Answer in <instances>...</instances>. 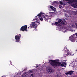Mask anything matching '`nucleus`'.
I'll list each match as a JSON object with an SVG mask.
<instances>
[{
  "label": "nucleus",
  "instance_id": "21",
  "mask_svg": "<svg viewBox=\"0 0 77 77\" xmlns=\"http://www.w3.org/2000/svg\"><path fill=\"white\" fill-rule=\"evenodd\" d=\"M39 19L40 20V21H43V18H42V17H41L40 18H39Z\"/></svg>",
  "mask_w": 77,
  "mask_h": 77
},
{
  "label": "nucleus",
  "instance_id": "29",
  "mask_svg": "<svg viewBox=\"0 0 77 77\" xmlns=\"http://www.w3.org/2000/svg\"><path fill=\"white\" fill-rule=\"evenodd\" d=\"M2 77H5V76H2Z\"/></svg>",
  "mask_w": 77,
  "mask_h": 77
},
{
  "label": "nucleus",
  "instance_id": "11",
  "mask_svg": "<svg viewBox=\"0 0 77 77\" xmlns=\"http://www.w3.org/2000/svg\"><path fill=\"white\" fill-rule=\"evenodd\" d=\"M75 25L74 24H72L70 25V26H71V28H72L73 27V28H75V29H77V23H75Z\"/></svg>",
  "mask_w": 77,
  "mask_h": 77
},
{
  "label": "nucleus",
  "instance_id": "12",
  "mask_svg": "<svg viewBox=\"0 0 77 77\" xmlns=\"http://www.w3.org/2000/svg\"><path fill=\"white\" fill-rule=\"evenodd\" d=\"M50 7L51 9H52L53 11H54V12H56V8H54L52 6H50Z\"/></svg>",
  "mask_w": 77,
  "mask_h": 77
},
{
  "label": "nucleus",
  "instance_id": "19",
  "mask_svg": "<svg viewBox=\"0 0 77 77\" xmlns=\"http://www.w3.org/2000/svg\"><path fill=\"white\" fill-rule=\"evenodd\" d=\"M61 76V75L60 74H58L57 76H55V77H60Z\"/></svg>",
  "mask_w": 77,
  "mask_h": 77
},
{
  "label": "nucleus",
  "instance_id": "14",
  "mask_svg": "<svg viewBox=\"0 0 77 77\" xmlns=\"http://www.w3.org/2000/svg\"><path fill=\"white\" fill-rule=\"evenodd\" d=\"M74 72L73 71H70V72L66 73V75H68V74H69L70 75H71L72 74V73Z\"/></svg>",
  "mask_w": 77,
  "mask_h": 77
},
{
  "label": "nucleus",
  "instance_id": "17",
  "mask_svg": "<svg viewBox=\"0 0 77 77\" xmlns=\"http://www.w3.org/2000/svg\"><path fill=\"white\" fill-rule=\"evenodd\" d=\"M39 20V17H38V16H35V18L34 19H33V21H35V20Z\"/></svg>",
  "mask_w": 77,
  "mask_h": 77
},
{
  "label": "nucleus",
  "instance_id": "20",
  "mask_svg": "<svg viewBox=\"0 0 77 77\" xmlns=\"http://www.w3.org/2000/svg\"><path fill=\"white\" fill-rule=\"evenodd\" d=\"M60 4H61V5H66L65 4H63V3L62 2H60Z\"/></svg>",
  "mask_w": 77,
  "mask_h": 77
},
{
  "label": "nucleus",
  "instance_id": "10",
  "mask_svg": "<svg viewBox=\"0 0 77 77\" xmlns=\"http://www.w3.org/2000/svg\"><path fill=\"white\" fill-rule=\"evenodd\" d=\"M20 37H21V35L19 34V35H17L15 36V39H16V40H20Z\"/></svg>",
  "mask_w": 77,
  "mask_h": 77
},
{
  "label": "nucleus",
  "instance_id": "31",
  "mask_svg": "<svg viewBox=\"0 0 77 77\" xmlns=\"http://www.w3.org/2000/svg\"><path fill=\"white\" fill-rule=\"evenodd\" d=\"M54 24V23H52V25H53Z\"/></svg>",
  "mask_w": 77,
  "mask_h": 77
},
{
  "label": "nucleus",
  "instance_id": "24",
  "mask_svg": "<svg viewBox=\"0 0 77 77\" xmlns=\"http://www.w3.org/2000/svg\"><path fill=\"white\" fill-rule=\"evenodd\" d=\"M26 75H22V77H26Z\"/></svg>",
  "mask_w": 77,
  "mask_h": 77
},
{
  "label": "nucleus",
  "instance_id": "33",
  "mask_svg": "<svg viewBox=\"0 0 77 77\" xmlns=\"http://www.w3.org/2000/svg\"><path fill=\"white\" fill-rule=\"evenodd\" d=\"M76 51H77V49L75 50Z\"/></svg>",
  "mask_w": 77,
  "mask_h": 77
},
{
  "label": "nucleus",
  "instance_id": "7",
  "mask_svg": "<svg viewBox=\"0 0 77 77\" xmlns=\"http://www.w3.org/2000/svg\"><path fill=\"white\" fill-rule=\"evenodd\" d=\"M75 35L73 34L69 37V39L72 42H75L76 40V38L75 37Z\"/></svg>",
  "mask_w": 77,
  "mask_h": 77
},
{
  "label": "nucleus",
  "instance_id": "23",
  "mask_svg": "<svg viewBox=\"0 0 77 77\" xmlns=\"http://www.w3.org/2000/svg\"><path fill=\"white\" fill-rule=\"evenodd\" d=\"M46 69H47V72H48V67H47L46 68Z\"/></svg>",
  "mask_w": 77,
  "mask_h": 77
},
{
  "label": "nucleus",
  "instance_id": "22",
  "mask_svg": "<svg viewBox=\"0 0 77 77\" xmlns=\"http://www.w3.org/2000/svg\"><path fill=\"white\" fill-rule=\"evenodd\" d=\"M29 73H33V71L32 70H29Z\"/></svg>",
  "mask_w": 77,
  "mask_h": 77
},
{
  "label": "nucleus",
  "instance_id": "9",
  "mask_svg": "<svg viewBox=\"0 0 77 77\" xmlns=\"http://www.w3.org/2000/svg\"><path fill=\"white\" fill-rule=\"evenodd\" d=\"M74 55V53H73V52H71L69 53V51H68L67 54L64 55V57H66V56H68V55H71V56H73V55Z\"/></svg>",
  "mask_w": 77,
  "mask_h": 77
},
{
  "label": "nucleus",
  "instance_id": "26",
  "mask_svg": "<svg viewBox=\"0 0 77 77\" xmlns=\"http://www.w3.org/2000/svg\"><path fill=\"white\" fill-rule=\"evenodd\" d=\"M31 77H33V74H31Z\"/></svg>",
  "mask_w": 77,
  "mask_h": 77
},
{
  "label": "nucleus",
  "instance_id": "15",
  "mask_svg": "<svg viewBox=\"0 0 77 77\" xmlns=\"http://www.w3.org/2000/svg\"><path fill=\"white\" fill-rule=\"evenodd\" d=\"M54 15V13L51 12H49V15L50 16V17H52Z\"/></svg>",
  "mask_w": 77,
  "mask_h": 77
},
{
  "label": "nucleus",
  "instance_id": "35",
  "mask_svg": "<svg viewBox=\"0 0 77 77\" xmlns=\"http://www.w3.org/2000/svg\"><path fill=\"white\" fill-rule=\"evenodd\" d=\"M66 51H67V50L66 49Z\"/></svg>",
  "mask_w": 77,
  "mask_h": 77
},
{
  "label": "nucleus",
  "instance_id": "2",
  "mask_svg": "<svg viewBox=\"0 0 77 77\" xmlns=\"http://www.w3.org/2000/svg\"><path fill=\"white\" fill-rule=\"evenodd\" d=\"M63 1H66L68 2V3L69 4H71V3H73L71 6L73 8H77V0H63Z\"/></svg>",
  "mask_w": 77,
  "mask_h": 77
},
{
  "label": "nucleus",
  "instance_id": "1",
  "mask_svg": "<svg viewBox=\"0 0 77 77\" xmlns=\"http://www.w3.org/2000/svg\"><path fill=\"white\" fill-rule=\"evenodd\" d=\"M49 63L54 67H56L57 66H59L61 64V63L59 62V60H49Z\"/></svg>",
  "mask_w": 77,
  "mask_h": 77
},
{
  "label": "nucleus",
  "instance_id": "36",
  "mask_svg": "<svg viewBox=\"0 0 77 77\" xmlns=\"http://www.w3.org/2000/svg\"><path fill=\"white\" fill-rule=\"evenodd\" d=\"M25 70L24 69V70H23V71H24Z\"/></svg>",
  "mask_w": 77,
  "mask_h": 77
},
{
  "label": "nucleus",
  "instance_id": "16",
  "mask_svg": "<svg viewBox=\"0 0 77 77\" xmlns=\"http://www.w3.org/2000/svg\"><path fill=\"white\" fill-rule=\"evenodd\" d=\"M49 73H52L54 72V71L51 69H49Z\"/></svg>",
  "mask_w": 77,
  "mask_h": 77
},
{
  "label": "nucleus",
  "instance_id": "27",
  "mask_svg": "<svg viewBox=\"0 0 77 77\" xmlns=\"http://www.w3.org/2000/svg\"><path fill=\"white\" fill-rule=\"evenodd\" d=\"M75 63L74 64L75 65V63H76L77 64V61H75Z\"/></svg>",
  "mask_w": 77,
  "mask_h": 77
},
{
  "label": "nucleus",
  "instance_id": "25",
  "mask_svg": "<svg viewBox=\"0 0 77 77\" xmlns=\"http://www.w3.org/2000/svg\"><path fill=\"white\" fill-rule=\"evenodd\" d=\"M59 8H62V5H60L59 6Z\"/></svg>",
  "mask_w": 77,
  "mask_h": 77
},
{
  "label": "nucleus",
  "instance_id": "18",
  "mask_svg": "<svg viewBox=\"0 0 77 77\" xmlns=\"http://www.w3.org/2000/svg\"><path fill=\"white\" fill-rule=\"evenodd\" d=\"M35 23H37L36 24V25H37V26H38V25L39 24H40V23H39V22L38 21H35Z\"/></svg>",
  "mask_w": 77,
  "mask_h": 77
},
{
  "label": "nucleus",
  "instance_id": "3",
  "mask_svg": "<svg viewBox=\"0 0 77 77\" xmlns=\"http://www.w3.org/2000/svg\"><path fill=\"white\" fill-rule=\"evenodd\" d=\"M66 23V22L65 23L62 21V20L61 19H59L58 21L55 23V24L57 26H61L62 25H65Z\"/></svg>",
  "mask_w": 77,
  "mask_h": 77
},
{
  "label": "nucleus",
  "instance_id": "8",
  "mask_svg": "<svg viewBox=\"0 0 77 77\" xmlns=\"http://www.w3.org/2000/svg\"><path fill=\"white\" fill-rule=\"evenodd\" d=\"M27 26L24 25L21 27L20 29V31H22V32L27 31Z\"/></svg>",
  "mask_w": 77,
  "mask_h": 77
},
{
  "label": "nucleus",
  "instance_id": "28",
  "mask_svg": "<svg viewBox=\"0 0 77 77\" xmlns=\"http://www.w3.org/2000/svg\"><path fill=\"white\" fill-rule=\"evenodd\" d=\"M75 35H76V36H77V33L75 34Z\"/></svg>",
  "mask_w": 77,
  "mask_h": 77
},
{
  "label": "nucleus",
  "instance_id": "5",
  "mask_svg": "<svg viewBox=\"0 0 77 77\" xmlns=\"http://www.w3.org/2000/svg\"><path fill=\"white\" fill-rule=\"evenodd\" d=\"M69 26L68 27H65L64 28H62V29H59L60 30H62L63 32L65 33L66 32H68V31H71V32H73V30L72 29H69Z\"/></svg>",
  "mask_w": 77,
  "mask_h": 77
},
{
  "label": "nucleus",
  "instance_id": "30",
  "mask_svg": "<svg viewBox=\"0 0 77 77\" xmlns=\"http://www.w3.org/2000/svg\"><path fill=\"white\" fill-rule=\"evenodd\" d=\"M66 15H67V14H65V16H66Z\"/></svg>",
  "mask_w": 77,
  "mask_h": 77
},
{
  "label": "nucleus",
  "instance_id": "34",
  "mask_svg": "<svg viewBox=\"0 0 77 77\" xmlns=\"http://www.w3.org/2000/svg\"><path fill=\"white\" fill-rule=\"evenodd\" d=\"M19 41H18L17 42H19Z\"/></svg>",
  "mask_w": 77,
  "mask_h": 77
},
{
  "label": "nucleus",
  "instance_id": "38",
  "mask_svg": "<svg viewBox=\"0 0 77 77\" xmlns=\"http://www.w3.org/2000/svg\"><path fill=\"white\" fill-rule=\"evenodd\" d=\"M76 42H77V41H76Z\"/></svg>",
  "mask_w": 77,
  "mask_h": 77
},
{
  "label": "nucleus",
  "instance_id": "37",
  "mask_svg": "<svg viewBox=\"0 0 77 77\" xmlns=\"http://www.w3.org/2000/svg\"><path fill=\"white\" fill-rule=\"evenodd\" d=\"M73 63H74V62H73Z\"/></svg>",
  "mask_w": 77,
  "mask_h": 77
},
{
  "label": "nucleus",
  "instance_id": "32",
  "mask_svg": "<svg viewBox=\"0 0 77 77\" xmlns=\"http://www.w3.org/2000/svg\"><path fill=\"white\" fill-rule=\"evenodd\" d=\"M35 68H38V66H36L35 67Z\"/></svg>",
  "mask_w": 77,
  "mask_h": 77
},
{
  "label": "nucleus",
  "instance_id": "6",
  "mask_svg": "<svg viewBox=\"0 0 77 77\" xmlns=\"http://www.w3.org/2000/svg\"><path fill=\"white\" fill-rule=\"evenodd\" d=\"M30 29L32 28V27H33V28H35V29H36V27H37L38 25L36 24H35V22H32L30 24Z\"/></svg>",
  "mask_w": 77,
  "mask_h": 77
},
{
  "label": "nucleus",
  "instance_id": "13",
  "mask_svg": "<svg viewBox=\"0 0 77 77\" xmlns=\"http://www.w3.org/2000/svg\"><path fill=\"white\" fill-rule=\"evenodd\" d=\"M65 66H66V63L65 61L63 62L62 64H61V66H64V67H66Z\"/></svg>",
  "mask_w": 77,
  "mask_h": 77
},
{
  "label": "nucleus",
  "instance_id": "4",
  "mask_svg": "<svg viewBox=\"0 0 77 77\" xmlns=\"http://www.w3.org/2000/svg\"><path fill=\"white\" fill-rule=\"evenodd\" d=\"M37 16V17H39V18L40 17H41V16H42L43 18H45V21H46V20H48V19L46 17H47V15L45 14L42 12H40V13L37 15V16Z\"/></svg>",
  "mask_w": 77,
  "mask_h": 77
}]
</instances>
